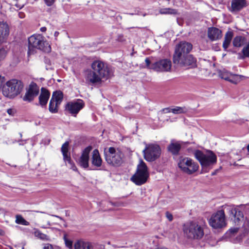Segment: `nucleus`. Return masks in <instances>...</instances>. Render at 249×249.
<instances>
[{"label": "nucleus", "mask_w": 249, "mask_h": 249, "mask_svg": "<svg viewBox=\"0 0 249 249\" xmlns=\"http://www.w3.org/2000/svg\"><path fill=\"white\" fill-rule=\"evenodd\" d=\"M193 49L191 43L186 41L180 42L176 45L173 61L175 64L188 68L196 66V59L190 53Z\"/></svg>", "instance_id": "nucleus-1"}, {"label": "nucleus", "mask_w": 249, "mask_h": 249, "mask_svg": "<svg viewBox=\"0 0 249 249\" xmlns=\"http://www.w3.org/2000/svg\"><path fill=\"white\" fill-rule=\"evenodd\" d=\"M36 49L47 53L51 50L48 42L40 34L33 35L28 38V55L34 54Z\"/></svg>", "instance_id": "nucleus-2"}, {"label": "nucleus", "mask_w": 249, "mask_h": 249, "mask_svg": "<svg viewBox=\"0 0 249 249\" xmlns=\"http://www.w3.org/2000/svg\"><path fill=\"white\" fill-rule=\"evenodd\" d=\"M183 231L185 237L191 240H200L204 234L203 226L196 221H190L184 224Z\"/></svg>", "instance_id": "nucleus-3"}, {"label": "nucleus", "mask_w": 249, "mask_h": 249, "mask_svg": "<svg viewBox=\"0 0 249 249\" xmlns=\"http://www.w3.org/2000/svg\"><path fill=\"white\" fill-rule=\"evenodd\" d=\"M23 88L22 83L17 79L7 81L2 88V94L5 97L13 98L19 94Z\"/></svg>", "instance_id": "nucleus-4"}, {"label": "nucleus", "mask_w": 249, "mask_h": 249, "mask_svg": "<svg viewBox=\"0 0 249 249\" xmlns=\"http://www.w3.org/2000/svg\"><path fill=\"white\" fill-rule=\"evenodd\" d=\"M149 177L147 167L144 162L141 160L137 166L136 173L132 176L130 180L137 185L144 184Z\"/></svg>", "instance_id": "nucleus-5"}, {"label": "nucleus", "mask_w": 249, "mask_h": 249, "mask_svg": "<svg viewBox=\"0 0 249 249\" xmlns=\"http://www.w3.org/2000/svg\"><path fill=\"white\" fill-rule=\"evenodd\" d=\"M145 62L146 68L157 72H168L171 70L172 63L169 59H162L151 63L150 58L147 57Z\"/></svg>", "instance_id": "nucleus-6"}, {"label": "nucleus", "mask_w": 249, "mask_h": 249, "mask_svg": "<svg viewBox=\"0 0 249 249\" xmlns=\"http://www.w3.org/2000/svg\"><path fill=\"white\" fill-rule=\"evenodd\" d=\"M104 155L107 163L112 166L118 167L123 162L122 152L113 147H110L108 150H105Z\"/></svg>", "instance_id": "nucleus-7"}, {"label": "nucleus", "mask_w": 249, "mask_h": 249, "mask_svg": "<svg viewBox=\"0 0 249 249\" xmlns=\"http://www.w3.org/2000/svg\"><path fill=\"white\" fill-rule=\"evenodd\" d=\"M194 155L203 168L210 167L216 163L217 161L216 156L211 151L205 154L197 150L195 151Z\"/></svg>", "instance_id": "nucleus-8"}, {"label": "nucleus", "mask_w": 249, "mask_h": 249, "mask_svg": "<svg viewBox=\"0 0 249 249\" xmlns=\"http://www.w3.org/2000/svg\"><path fill=\"white\" fill-rule=\"evenodd\" d=\"M144 159L149 162L154 161L158 159L161 154V148L160 145L156 143H145L143 151Z\"/></svg>", "instance_id": "nucleus-9"}, {"label": "nucleus", "mask_w": 249, "mask_h": 249, "mask_svg": "<svg viewBox=\"0 0 249 249\" xmlns=\"http://www.w3.org/2000/svg\"><path fill=\"white\" fill-rule=\"evenodd\" d=\"M178 166L183 173L188 175L196 172L199 167L198 164L194 162L190 158L182 157L179 159Z\"/></svg>", "instance_id": "nucleus-10"}, {"label": "nucleus", "mask_w": 249, "mask_h": 249, "mask_svg": "<svg viewBox=\"0 0 249 249\" xmlns=\"http://www.w3.org/2000/svg\"><path fill=\"white\" fill-rule=\"evenodd\" d=\"M92 70L102 78H108L112 74L111 69L105 63L96 60L93 61L91 65Z\"/></svg>", "instance_id": "nucleus-11"}, {"label": "nucleus", "mask_w": 249, "mask_h": 249, "mask_svg": "<svg viewBox=\"0 0 249 249\" xmlns=\"http://www.w3.org/2000/svg\"><path fill=\"white\" fill-rule=\"evenodd\" d=\"M209 225L213 229H221L226 226L225 212L223 210L217 211L213 213L209 221Z\"/></svg>", "instance_id": "nucleus-12"}, {"label": "nucleus", "mask_w": 249, "mask_h": 249, "mask_svg": "<svg viewBox=\"0 0 249 249\" xmlns=\"http://www.w3.org/2000/svg\"><path fill=\"white\" fill-rule=\"evenodd\" d=\"M85 107V103L82 99H77L68 103L66 109L72 116L75 117L79 112Z\"/></svg>", "instance_id": "nucleus-13"}, {"label": "nucleus", "mask_w": 249, "mask_h": 249, "mask_svg": "<svg viewBox=\"0 0 249 249\" xmlns=\"http://www.w3.org/2000/svg\"><path fill=\"white\" fill-rule=\"evenodd\" d=\"M227 210L231 219H233L236 224H238L239 222L243 218V212L240 211L237 207L234 206H228L226 207Z\"/></svg>", "instance_id": "nucleus-14"}, {"label": "nucleus", "mask_w": 249, "mask_h": 249, "mask_svg": "<svg viewBox=\"0 0 249 249\" xmlns=\"http://www.w3.org/2000/svg\"><path fill=\"white\" fill-rule=\"evenodd\" d=\"M84 75L86 82L89 85H93L100 83L102 79L92 70L85 71Z\"/></svg>", "instance_id": "nucleus-15"}, {"label": "nucleus", "mask_w": 249, "mask_h": 249, "mask_svg": "<svg viewBox=\"0 0 249 249\" xmlns=\"http://www.w3.org/2000/svg\"><path fill=\"white\" fill-rule=\"evenodd\" d=\"M92 149V147L89 145L84 148L78 160V164L83 168L86 169L89 166V153Z\"/></svg>", "instance_id": "nucleus-16"}, {"label": "nucleus", "mask_w": 249, "mask_h": 249, "mask_svg": "<svg viewBox=\"0 0 249 249\" xmlns=\"http://www.w3.org/2000/svg\"><path fill=\"white\" fill-rule=\"evenodd\" d=\"M39 93V88L35 83H32L23 97L24 101L31 102Z\"/></svg>", "instance_id": "nucleus-17"}, {"label": "nucleus", "mask_w": 249, "mask_h": 249, "mask_svg": "<svg viewBox=\"0 0 249 249\" xmlns=\"http://www.w3.org/2000/svg\"><path fill=\"white\" fill-rule=\"evenodd\" d=\"M208 37L212 41L219 40L222 37V31L216 27H210L208 30Z\"/></svg>", "instance_id": "nucleus-18"}, {"label": "nucleus", "mask_w": 249, "mask_h": 249, "mask_svg": "<svg viewBox=\"0 0 249 249\" xmlns=\"http://www.w3.org/2000/svg\"><path fill=\"white\" fill-rule=\"evenodd\" d=\"M50 96V93L46 89L42 88L41 89V92L39 96V105L42 107H45L48 103V100Z\"/></svg>", "instance_id": "nucleus-19"}, {"label": "nucleus", "mask_w": 249, "mask_h": 249, "mask_svg": "<svg viewBox=\"0 0 249 249\" xmlns=\"http://www.w3.org/2000/svg\"><path fill=\"white\" fill-rule=\"evenodd\" d=\"M91 163L92 166L99 168L102 163V160L98 149H94L92 152Z\"/></svg>", "instance_id": "nucleus-20"}, {"label": "nucleus", "mask_w": 249, "mask_h": 249, "mask_svg": "<svg viewBox=\"0 0 249 249\" xmlns=\"http://www.w3.org/2000/svg\"><path fill=\"white\" fill-rule=\"evenodd\" d=\"M69 142L67 141L62 145L61 151L63 155V160L65 162H68L71 164V159L69 150Z\"/></svg>", "instance_id": "nucleus-21"}, {"label": "nucleus", "mask_w": 249, "mask_h": 249, "mask_svg": "<svg viewBox=\"0 0 249 249\" xmlns=\"http://www.w3.org/2000/svg\"><path fill=\"white\" fill-rule=\"evenodd\" d=\"M245 5V0H232L231 11L232 12L239 11Z\"/></svg>", "instance_id": "nucleus-22"}, {"label": "nucleus", "mask_w": 249, "mask_h": 249, "mask_svg": "<svg viewBox=\"0 0 249 249\" xmlns=\"http://www.w3.org/2000/svg\"><path fill=\"white\" fill-rule=\"evenodd\" d=\"M233 36V32L231 30L228 31L225 35L224 40L223 42V48L224 50L226 51L231 44V41Z\"/></svg>", "instance_id": "nucleus-23"}, {"label": "nucleus", "mask_w": 249, "mask_h": 249, "mask_svg": "<svg viewBox=\"0 0 249 249\" xmlns=\"http://www.w3.org/2000/svg\"><path fill=\"white\" fill-rule=\"evenodd\" d=\"M75 249H93L92 244L83 240H78L74 244Z\"/></svg>", "instance_id": "nucleus-24"}, {"label": "nucleus", "mask_w": 249, "mask_h": 249, "mask_svg": "<svg viewBox=\"0 0 249 249\" xmlns=\"http://www.w3.org/2000/svg\"><path fill=\"white\" fill-rule=\"evenodd\" d=\"M181 148L179 142H172L168 146V150L174 155H178Z\"/></svg>", "instance_id": "nucleus-25"}, {"label": "nucleus", "mask_w": 249, "mask_h": 249, "mask_svg": "<svg viewBox=\"0 0 249 249\" xmlns=\"http://www.w3.org/2000/svg\"><path fill=\"white\" fill-rule=\"evenodd\" d=\"M63 92L61 91H54L53 93L52 97L51 99L54 101V102L60 105L63 100Z\"/></svg>", "instance_id": "nucleus-26"}, {"label": "nucleus", "mask_w": 249, "mask_h": 249, "mask_svg": "<svg viewBox=\"0 0 249 249\" xmlns=\"http://www.w3.org/2000/svg\"><path fill=\"white\" fill-rule=\"evenodd\" d=\"M245 39V37L242 36H236L233 39L232 44L235 47H240L244 44Z\"/></svg>", "instance_id": "nucleus-27"}, {"label": "nucleus", "mask_w": 249, "mask_h": 249, "mask_svg": "<svg viewBox=\"0 0 249 249\" xmlns=\"http://www.w3.org/2000/svg\"><path fill=\"white\" fill-rule=\"evenodd\" d=\"M0 34H2L4 36L8 37L9 35V27L6 22H0Z\"/></svg>", "instance_id": "nucleus-28"}, {"label": "nucleus", "mask_w": 249, "mask_h": 249, "mask_svg": "<svg viewBox=\"0 0 249 249\" xmlns=\"http://www.w3.org/2000/svg\"><path fill=\"white\" fill-rule=\"evenodd\" d=\"M249 57V41L247 46H245L242 50V53H238V58L240 59H244L245 58Z\"/></svg>", "instance_id": "nucleus-29"}, {"label": "nucleus", "mask_w": 249, "mask_h": 249, "mask_svg": "<svg viewBox=\"0 0 249 249\" xmlns=\"http://www.w3.org/2000/svg\"><path fill=\"white\" fill-rule=\"evenodd\" d=\"M59 105L56 104L54 100L51 99L49 105V110L52 113H56L58 111Z\"/></svg>", "instance_id": "nucleus-30"}, {"label": "nucleus", "mask_w": 249, "mask_h": 249, "mask_svg": "<svg viewBox=\"0 0 249 249\" xmlns=\"http://www.w3.org/2000/svg\"><path fill=\"white\" fill-rule=\"evenodd\" d=\"M163 110H167V112H172L174 114H179L184 113L186 112V109L185 107H176L173 108H164Z\"/></svg>", "instance_id": "nucleus-31"}, {"label": "nucleus", "mask_w": 249, "mask_h": 249, "mask_svg": "<svg viewBox=\"0 0 249 249\" xmlns=\"http://www.w3.org/2000/svg\"><path fill=\"white\" fill-rule=\"evenodd\" d=\"M35 236L42 240H49V237L45 234L42 233L39 230L35 229L34 231Z\"/></svg>", "instance_id": "nucleus-32"}, {"label": "nucleus", "mask_w": 249, "mask_h": 249, "mask_svg": "<svg viewBox=\"0 0 249 249\" xmlns=\"http://www.w3.org/2000/svg\"><path fill=\"white\" fill-rule=\"evenodd\" d=\"M231 73L226 70H220L218 71V75L219 77L224 80H227L229 79V77L231 75Z\"/></svg>", "instance_id": "nucleus-33"}, {"label": "nucleus", "mask_w": 249, "mask_h": 249, "mask_svg": "<svg viewBox=\"0 0 249 249\" xmlns=\"http://www.w3.org/2000/svg\"><path fill=\"white\" fill-rule=\"evenodd\" d=\"M160 12L161 14L176 15L178 13L177 10L170 8L161 9Z\"/></svg>", "instance_id": "nucleus-34"}, {"label": "nucleus", "mask_w": 249, "mask_h": 249, "mask_svg": "<svg viewBox=\"0 0 249 249\" xmlns=\"http://www.w3.org/2000/svg\"><path fill=\"white\" fill-rule=\"evenodd\" d=\"M16 217V223L17 224L24 226H28L29 225V222L24 219L20 215H17Z\"/></svg>", "instance_id": "nucleus-35"}, {"label": "nucleus", "mask_w": 249, "mask_h": 249, "mask_svg": "<svg viewBox=\"0 0 249 249\" xmlns=\"http://www.w3.org/2000/svg\"><path fill=\"white\" fill-rule=\"evenodd\" d=\"M238 77V75H233L232 74L230 76L229 79H228L227 81L236 84L239 81V78Z\"/></svg>", "instance_id": "nucleus-36"}, {"label": "nucleus", "mask_w": 249, "mask_h": 249, "mask_svg": "<svg viewBox=\"0 0 249 249\" xmlns=\"http://www.w3.org/2000/svg\"><path fill=\"white\" fill-rule=\"evenodd\" d=\"M64 239L65 240L66 246L69 249L72 248V241L71 240L68 239L65 236L64 237Z\"/></svg>", "instance_id": "nucleus-37"}, {"label": "nucleus", "mask_w": 249, "mask_h": 249, "mask_svg": "<svg viewBox=\"0 0 249 249\" xmlns=\"http://www.w3.org/2000/svg\"><path fill=\"white\" fill-rule=\"evenodd\" d=\"M8 37L4 36L2 34H0V45L4 42H5L7 39Z\"/></svg>", "instance_id": "nucleus-38"}, {"label": "nucleus", "mask_w": 249, "mask_h": 249, "mask_svg": "<svg viewBox=\"0 0 249 249\" xmlns=\"http://www.w3.org/2000/svg\"><path fill=\"white\" fill-rule=\"evenodd\" d=\"M165 216H166V217L168 219V220L169 221H172L173 220V215L170 212H169L168 211L166 212L165 213Z\"/></svg>", "instance_id": "nucleus-39"}, {"label": "nucleus", "mask_w": 249, "mask_h": 249, "mask_svg": "<svg viewBox=\"0 0 249 249\" xmlns=\"http://www.w3.org/2000/svg\"><path fill=\"white\" fill-rule=\"evenodd\" d=\"M55 0H44L45 4L48 6H52L55 2Z\"/></svg>", "instance_id": "nucleus-40"}, {"label": "nucleus", "mask_w": 249, "mask_h": 249, "mask_svg": "<svg viewBox=\"0 0 249 249\" xmlns=\"http://www.w3.org/2000/svg\"><path fill=\"white\" fill-rule=\"evenodd\" d=\"M7 112L9 115H11V116H14L15 113V111L13 109L9 108V109H7Z\"/></svg>", "instance_id": "nucleus-41"}, {"label": "nucleus", "mask_w": 249, "mask_h": 249, "mask_svg": "<svg viewBox=\"0 0 249 249\" xmlns=\"http://www.w3.org/2000/svg\"><path fill=\"white\" fill-rule=\"evenodd\" d=\"M43 249H53V247L51 244H45L44 245Z\"/></svg>", "instance_id": "nucleus-42"}, {"label": "nucleus", "mask_w": 249, "mask_h": 249, "mask_svg": "<svg viewBox=\"0 0 249 249\" xmlns=\"http://www.w3.org/2000/svg\"><path fill=\"white\" fill-rule=\"evenodd\" d=\"M71 164H70L71 165V168L74 170V171H76L77 170V168L74 165V164H73V163L72 162V161L71 160Z\"/></svg>", "instance_id": "nucleus-43"}, {"label": "nucleus", "mask_w": 249, "mask_h": 249, "mask_svg": "<svg viewBox=\"0 0 249 249\" xmlns=\"http://www.w3.org/2000/svg\"><path fill=\"white\" fill-rule=\"evenodd\" d=\"M237 231H238V229L236 228V229H231V230H230V231L231 233H234L236 232Z\"/></svg>", "instance_id": "nucleus-44"}, {"label": "nucleus", "mask_w": 249, "mask_h": 249, "mask_svg": "<svg viewBox=\"0 0 249 249\" xmlns=\"http://www.w3.org/2000/svg\"><path fill=\"white\" fill-rule=\"evenodd\" d=\"M46 28L45 27H42L41 28H40V30L42 32H44L46 31Z\"/></svg>", "instance_id": "nucleus-45"}, {"label": "nucleus", "mask_w": 249, "mask_h": 249, "mask_svg": "<svg viewBox=\"0 0 249 249\" xmlns=\"http://www.w3.org/2000/svg\"><path fill=\"white\" fill-rule=\"evenodd\" d=\"M23 141H25V142H26V140H20V141H18V142H19V145H23V143H22V142Z\"/></svg>", "instance_id": "nucleus-46"}, {"label": "nucleus", "mask_w": 249, "mask_h": 249, "mask_svg": "<svg viewBox=\"0 0 249 249\" xmlns=\"http://www.w3.org/2000/svg\"><path fill=\"white\" fill-rule=\"evenodd\" d=\"M59 34V33L58 32H57V31L55 32L54 34V36H55V37L57 36H58Z\"/></svg>", "instance_id": "nucleus-47"}, {"label": "nucleus", "mask_w": 249, "mask_h": 249, "mask_svg": "<svg viewBox=\"0 0 249 249\" xmlns=\"http://www.w3.org/2000/svg\"><path fill=\"white\" fill-rule=\"evenodd\" d=\"M52 216H55V217H57V218H59V219H61V220H63V219L61 217H60V216H59L55 215H52Z\"/></svg>", "instance_id": "nucleus-48"}, {"label": "nucleus", "mask_w": 249, "mask_h": 249, "mask_svg": "<svg viewBox=\"0 0 249 249\" xmlns=\"http://www.w3.org/2000/svg\"><path fill=\"white\" fill-rule=\"evenodd\" d=\"M23 13H19V16L20 18H23Z\"/></svg>", "instance_id": "nucleus-49"}, {"label": "nucleus", "mask_w": 249, "mask_h": 249, "mask_svg": "<svg viewBox=\"0 0 249 249\" xmlns=\"http://www.w3.org/2000/svg\"><path fill=\"white\" fill-rule=\"evenodd\" d=\"M4 233V231L3 230L0 229V235H3Z\"/></svg>", "instance_id": "nucleus-50"}, {"label": "nucleus", "mask_w": 249, "mask_h": 249, "mask_svg": "<svg viewBox=\"0 0 249 249\" xmlns=\"http://www.w3.org/2000/svg\"><path fill=\"white\" fill-rule=\"evenodd\" d=\"M47 225L49 226H51V223H50V221H47Z\"/></svg>", "instance_id": "nucleus-51"}, {"label": "nucleus", "mask_w": 249, "mask_h": 249, "mask_svg": "<svg viewBox=\"0 0 249 249\" xmlns=\"http://www.w3.org/2000/svg\"><path fill=\"white\" fill-rule=\"evenodd\" d=\"M247 149L248 152H249V144L248 145V146L247 147Z\"/></svg>", "instance_id": "nucleus-52"}, {"label": "nucleus", "mask_w": 249, "mask_h": 249, "mask_svg": "<svg viewBox=\"0 0 249 249\" xmlns=\"http://www.w3.org/2000/svg\"><path fill=\"white\" fill-rule=\"evenodd\" d=\"M41 228H43V229H46V228H47V227H46V226H42L41 227Z\"/></svg>", "instance_id": "nucleus-53"}, {"label": "nucleus", "mask_w": 249, "mask_h": 249, "mask_svg": "<svg viewBox=\"0 0 249 249\" xmlns=\"http://www.w3.org/2000/svg\"><path fill=\"white\" fill-rule=\"evenodd\" d=\"M19 135H20V137L22 138V134L21 133H20Z\"/></svg>", "instance_id": "nucleus-54"}, {"label": "nucleus", "mask_w": 249, "mask_h": 249, "mask_svg": "<svg viewBox=\"0 0 249 249\" xmlns=\"http://www.w3.org/2000/svg\"><path fill=\"white\" fill-rule=\"evenodd\" d=\"M215 175V173H212V175Z\"/></svg>", "instance_id": "nucleus-55"}, {"label": "nucleus", "mask_w": 249, "mask_h": 249, "mask_svg": "<svg viewBox=\"0 0 249 249\" xmlns=\"http://www.w3.org/2000/svg\"><path fill=\"white\" fill-rule=\"evenodd\" d=\"M118 40H120V41H122V40H121V39H119V38H118Z\"/></svg>", "instance_id": "nucleus-56"}, {"label": "nucleus", "mask_w": 249, "mask_h": 249, "mask_svg": "<svg viewBox=\"0 0 249 249\" xmlns=\"http://www.w3.org/2000/svg\"><path fill=\"white\" fill-rule=\"evenodd\" d=\"M21 249H24V247H23L21 248Z\"/></svg>", "instance_id": "nucleus-57"}]
</instances>
